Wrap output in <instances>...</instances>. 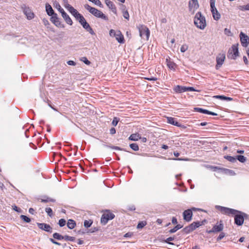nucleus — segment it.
Segmentation results:
<instances>
[{"label": "nucleus", "instance_id": "obj_62", "mask_svg": "<svg viewBox=\"0 0 249 249\" xmlns=\"http://www.w3.org/2000/svg\"><path fill=\"white\" fill-rule=\"evenodd\" d=\"M243 60H244V63L246 64H248L249 61H248V59H247L246 56H244L243 57Z\"/></svg>", "mask_w": 249, "mask_h": 249}, {"label": "nucleus", "instance_id": "obj_26", "mask_svg": "<svg viewBox=\"0 0 249 249\" xmlns=\"http://www.w3.org/2000/svg\"><path fill=\"white\" fill-rule=\"evenodd\" d=\"M76 226L75 222L72 219H69L67 222V227L70 229H73Z\"/></svg>", "mask_w": 249, "mask_h": 249}, {"label": "nucleus", "instance_id": "obj_14", "mask_svg": "<svg viewBox=\"0 0 249 249\" xmlns=\"http://www.w3.org/2000/svg\"><path fill=\"white\" fill-rule=\"evenodd\" d=\"M51 21L54 23V24L58 27H63L64 26L61 24V22L60 21L59 18L57 17V14L53 15L51 16Z\"/></svg>", "mask_w": 249, "mask_h": 249}, {"label": "nucleus", "instance_id": "obj_1", "mask_svg": "<svg viewBox=\"0 0 249 249\" xmlns=\"http://www.w3.org/2000/svg\"><path fill=\"white\" fill-rule=\"evenodd\" d=\"M217 208L223 214L235 215L234 223L238 226L242 225L244 223V218L247 217V214L245 213L233 209L220 206H217Z\"/></svg>", "mask_w": 249, "mask_h": 249}, {"label": "nucleus", "instance_id": "obj_2", "mask_svg": "<svg viewBox=\"0 0 249 249\" xmlns=\"http://www.w3.org/2000/svg\"><path fill=\"white\" fill-rule=\"evenodd\" d=\"M194 24L199 29L203 30L206 26L205 18L200 12L196 13L194 18Z\"/></svg>", "mask_w": 249, "mask_h": 249}, {"label": "nucleus", "instance_id": "obj_10", "mask_svg": "<svg viewBox=\"0 0 249 249\" xmlns=\"http://www.w3.org/2000/svg\"><path fill=\"white\" fill-rule=\"evenodd\" d=\"M240 41L242 45L244 47H247L249 44V37L243 32L240 34Z\"/></svg>", "mask_w": 249, "mask_h": 249}, {"label": "nucleus", "instance_id": "obj_61", "mask_svg": "<svg viewBox=\"0 0 249 249\" xmlns=\"http://www.w3.org/2000/svg\"><path fill=\"white\" fill-rule=\"evenodd\" d=\"M13 209L17 212H20V209L19 208H18V207H17L16 206H13Z\"/></svg>", "mask_w": 249, "mask_h": 249}, {"label": "nucleus", "instance_id": "obj_63", "mask_svg": "<svg viewBox=\"0 0 249 249\" xmlns=\"http://www.w3.org/2000/svg\"><path fill=\"white\" fill-rule=\"evenodd\" d=\"M132 235V233H130V232H127L126 233H125L124 235V237H131Z\"/></svg>", "mask_w": 249, "mask_h": 249}, {"label": "nucleus", "instance_id": "obj_17", "mask_svg": "<svg viewBox=\"0 0 249 249\" xmlns=\"http://www.w3.org/2000/svg\"><path fill=\"white\" fill-rule=\"evenodd\" d=\"M105 3L108 7L115 14H117V9L114 4L110 0H105Z\"/></svg>", "mask_w": 249, "mask_h": 249}, {"label": "nucleus", "instance_id": "obj_30", "mask_svg": "<svg viewBox=\"0 0 249 249\" xmlns=\"http://www.w3.org/2000/svg\"><path fill=\"white\" fill-rule=\"evenodd\" d=\"M224 158L232 163H234L236 161V157L225 156H224Z\"/></svg>", "mask_w": 249, "mask_h": 249}, {"label": "nucleus", "instance_id": "obj_15", "mask_svg": "<svg viewBox=\"0 0 249 249\" xmlns=\"http://www.w3.org/2000/svg\"><path fill=\"white\" fill-rule=\"evenodd\" d=\"M183 218L184 219L187 221L189 222L191 220L193 213L191 209H188L184 211L183 213Z\"/></svg>", "mask_w": 249, "mask_h": 249}, {"label": "nucleus", "instance_id": "obj_55", "mask_svg": "<svg viewBox=\"0 0 249 249\" xmlns=\"http://www.w3.org/2000/svg\"><path fill=\"white\" fill-rule=\"evenodd\" d=\"M118 122H119V119L117 117H114L112 122V124L114 126H116Z\"/></svg>", "mask_w": 249, "mask_h": 249}, {"label": "nucleus", "instance_id": "obj_16", "mask_svg": "<svg viewBox=\"0 0 249 249\" xmlns=\"http://www.w3.org/2000/svg\"><path fill=\"white\" fill-rule=\"evenodd\" d=\"M225 59V55L224 54H220L216 57V63L217 64L216 65V69H218L219 67H220L223 64L224 60Z\"/></svg>", "mask_w": 249, "mask_h": 249}, {"label": "nucleus", "instance_id": "obj_47", "mask_svg": "<svg viewBox=\"0 0 249 249\" xmlns=\"http://www.w3.org/2000/svg\"><path fill=\"white\" fill-rule=\"evenodd\" d=\"M146 225V222L144 221L140 222L138 223L137 225L138 229H142Z\"/></svg>", "mask_w": 249, "mask_h": 249}, {"label": "nucleus", "instance_id": "obj_56", "mask_svg": "<svg viewBox=\"0 0 249 249\" xmlns=\"http://www.w3.org/2000/svg\"><path fill=\"white\" fill-rule=\"evenodd\" d=\"M50 241L53 244H55V245H58V246H60L61 245V244L58 242H56V241H55L53 239V238H50Z\"/></svg>", "mask_w": 249, "mask_h": 249}, {"label": "nucleus", "instance_id": "obj_41", "mask_svg": "<svg viewBox=\"0 0 249 249\" xmlns=\"http://www.w3.org/2000/svg\"><path fill=\"white\" fill-rule=\"evenodd\" d=\"M45 212L47 213L49 216L52 217L53 216V211L51 208H46L45 209Z\"/></svg>", "mask_w": 249, "mask_h": 249}, {"label": "nucleus", "instance_id": "obj_23", "mask_svg": "<svg viewBox=\"0 0 249 249\" xmlns=\"http://www.w3.org/2000/svg\"><path fill=\"white\" fill-rule=\"evenodd\" d=\"M174 90L177 93H182L186 91V87L176 86L174 88Z\"/></svg>", "mask_w": 249, "mask_h": 249}, {"label": "nucleus", "instance_id": "obj_54", "mask_svg": "<svg viewBox=\"0 0 249 249\" xmlns=\"http://www.w3.org/2000/svg\"><path fill=\"white\" fill-rule=\"evenodd\" d=\"M197 91V92L200 91V90L196 89L193 87H186V91Z\"/></svg>", "mask_w": 249, "mask_h": 249}, {"label": "nucleus", "instance_id": "obj_33", "mask_svg": "<svg viewBox=\"0 0 249 249\" xmlns=\"http://www.w3.org/2000/svg\"><path fill=\"white\" fill-rule=\"evenodd\" d=\"M55 201V200L54 199L51 198L47 197V196H45L44 198L41 199V202H44V203H46V202H54Z\"/></svg>", "mask_w": 249, "mask_h": 249}, {"label": "nucleus", "instance_id": "obj_58", "mask_svg": "<svg viewBox=\"0 0 249 249\" xmlns=\"http://www.w3.org/2000/svg\"><path fill=\"white\" fill-rule=\"evenodd\" d=\"M172 222L173 224H177L178 223L177 219L175 217L172 218Z\"/></svg>", "mask_w": 249, "mask_h": 249}, {"label": "nucleus", "instance_id": "obj_43", "mask_svg": "<svg viewBox=\"0 0 249 249\" xmlns=\"http://www.w3.org/2000/svg\"><path fill=\"white\" fill-rule=\"evenodd\" d=\"M64 6L65 7V8L66 9H67L69 10V12L70 11H71L74 8L72 6H71L70 4H69L68 3L67 0H66V3L65 4Z\"/></svg>", "mask_w": 249, "mask_h": 249}, {"label": "nucleus", "instance_id": "obj_29", "mask_svg": "<svg viewBox=\"0 0 249 249\" xmlns=\"http://www.w3.org/2000/svg\"><path fill=\"white\" fill-rule=\"evenodd\" d=\"M53 237L54 239H57L58 240H62L64 239V236L57 232L54 233L53 234Z\"/></svg>", "mask_w": 249, "mask_h": 249}, {"label": "nucleus", "instance_id": "obj_57", "mask_svg": "<svg viewBox=\"0 0 249 249\" xmlns=\"http://www.w3.org/2000/svg\"><path fill=\"white\" fill-rule=\"evenodd\" d=\"M67 63L68 65L71 66H74L76 64L75 62L72 60L68 61Z\"/></svg>", "mask_w": 249, "mask_h": 249}, {"label": "nucleus", "instance_id": "obj_42", "mask_svg": "<svg viewBox=\"0 0 249 249\" xmlns=\"http://www.w3.org/2000/svg\"><path fill=\"white\" fill-rule=\"evenodd\" d=\"M66 221L64 219H60L58 221V224L60 227H62L66 225Z\"/></svg>", "mask_w": 249, "mask_h": 249}, {"label": "nucleus", "instance_id": "obj_18", "mask_svg": "<svg viewBox=\"0 0 249 249\" xmlns=\"http://www.w3.org/2000/svg\"><path fill=\"white\" fill-rule=\"evenodd\" d=\"M195 110L197 112L202 113L203 114H207L212 115L213 116L217 115V114L216 113H215L213 112H212V111H209L207 109H203L202 108L196 107V108H195Z\"/></svg>", "mask_w": 249, "mask_h": 249}, {"label": "nucleus", "instance_id": "obj_21", "mask_svg": "<svg viewBox=\"0 0 249 249\" xmlns=\"http://www.w3.org/2000/svg\"><path fill=\"white\" fill-rule=\"evenodd\" d=\"M45 8L46 12L49 16H52L56 14L54 12L52 6L49 3L46 4Z\"/></svg>", "mask_w": 249, "mask_h": 249}, {"label": "nucleus", "instance_id": "obj_6", "mask_svg": "<svg viewBox=\"0 0 249 249\" xmlns=\"http://www.w3.org/2000/svg\"><path fill=\"white\" fill-rule=\"evenodd\" d=\"M210 0V7L211 11L213 15V17L214 19L218 20L220 18L221 15L217 11V9L215 6V0Z\"/></svg>", "mask_w": 249, "mask_h": 249}, {"label": "nucleus", "instance_id": "obj_53", "mask_svg": "<svg viewBox=\"0 0 249 249\" xmlns=\"http://www.w3.org/2000/svg\"><path fill=\"white\" fill-rule=\"evenodd\" d=\"M116 34H117V31H115L113 29H111L109 31V35L110 36L115 37L116 36Z\"/></svg>", "mask_w": 249, "mask_h": 249}, {"label": "nucleus", "instance_id": "obj_49", "mask_svg": "<svg viewBox=\"0 0 249 249\" xmlns=\"http://www.w3.org/2000/svg\"><path fill=\"white\" fill-rule=\"evenodd\" d=\"M225 236V234L223 232H221L219 236L216 238V240L217 241L221 240L223 239Z\"/></svg>", "mask_w": 249, "mask_h": 249}, {"label": "nucleus", "instance_id": "obj_39", "mask_svg": "<svg viewBox=\"0 0 249 249\" xmlns=\"http://www.w3.org/2000/svg\"><path fill=\"white\" fill-rule=\"evenodd\" d=\"M20 218L26 223H29L31 221V219L24 215H21L20 216Z\"/></svg>", "mask_w": 249, "mask_h": 249}, {"label": "nucleus", "instance_id": "obj_31", "mask_svg": "<svg viewBox=\"0 0 249 249\" xmlns=\"http://www.w3.org/2000/svg\"><path fill=\"white\" fill-rule=\"evenodd\" d=\"M53 6L56 8L61 14H62V12H65L58 2H55L53 4Z\"/></svg>", "mask_w": 249, "mask_h": 249}, {"label": "nucleus", "instance_id": "obj_20", "mask_svg": "<svg viewBox=\"0 0 249 249\" xmlns=\"http://www.w3.org/2000/svg\"><path fill=\"white\" fill-rule=\"evenodd\" d=\"M61 15L67 24H68L70 25H71L72 24L73 22H72L71 19L65 12H62V14H61Z\"/></svg>", "mask_w": 249, "mask_h": 249}, {"label": "nucleus", "instance_id": "obj_38", "mask_svg": "<svg viewBox=\"0 0 249 249\" xmlns=\"http://www.w3.org/2000/svg\"><path fill=\"white\" fill-rule=\"evenodd\" d=\"M129 146L132 149L135 151H138L139 149V146L137 143H131Z\"/></svg>", "mask_w": 249, "mask_h": 249}, {"label": "nucleus", "instance_id": "obj_64", "mask_svg": "<svg viewBox=\"0 0 249 249\" xmlns=\"http://www.w3.org/2000/svg\"><path fill=\"white\" fill-rule=\"evenodd\" d=\"M43 22L45 25H47L49 24V21L47 19H43Z\"/></svg>", "mask_w": 249, "mask_h": 249}, {"label": "nucleus", "instance_id": "obj_44", "mask_svg": "<svg viewBox=\"0 0 249 249\" xmlns=\"http://www.w3.org/2000/svg\"><path fill=\"white\" fill-rule=\"evenodd\" d=\"M80 60L83 61L85 64L89 65L90 64V62L88 60L86 57H83L80 59Z\"/></svg>", "mask_w": 249, "mask_h": 249}, {"label": "nucleus", "instance_id": "obj_12", "mask_svg": "<svg viewBox=\"0 0 249 249\" xmlns=\"http://www.w3.org/2000/svg\"><path fill=\"white\" fill-rule=\"evenodd\" d=\"M199 7L197 0H191L189 2V8L190 11L194 12Z\"/></svg>", "mask_w": 249, "mask_h": 249}, {"label": "nucleus", "instance_id": "obj_45", "mask_svg": "<svg viewBox=\"0 0 249 249\" xmlns=\"http://www.w3.org/2000/svg\"><path fill=\"white\" fill-rule=\"evenodd\" d=\"M183 231L186 233H189L193 231V230L192 229V228L191 227V226L189 225V226L186 227L185 228H184Z\"/></svg>", "mask_w": 249, "mask_h": 249}, {"label": "nucleus", "instance_id": "obj_3", "mask_svg": "<svg viewBox=\"0 0 249 249\" xmlns=\"http://www.w3.org/2000/svg\"><path fill=\"white\" fill-rule=\"evenodd\" d=\"M84 7L86 9L89 11L90 13L92 14L96 18H100L105 20H108V18L107 17L103 14V12L100 10H99L95 8L92 7L88 4H85L84 5Z\"/></svg>", "mask_w": 249, "mask_h": 249}, {"label": "nucleus", "instance_id": "obj_9", "mask_svg": "<svg viewBox=\"0 0 249 249\" xmlns=\"http://www.w3.org/2000/svg\"><path fill=\"white\" fill-rule=\"evenodd\" d=\"M115 217L114 214L110 212L109 211H107L104 213L101 218V222L104 224H106L109 220L113 219Z\"/></svg>", "mask_w": 249, "mask_h": 249}, {"label": "nucleus", "instance_id": "obj_7", "mask_svg": "<svg viewBox=\"0 0 249 249\" xmlns=\"http://www.w3.org/2000/svg\"><path fill=\"white\" fill-rule=\"evenodd\" d=\"M224 229V225L222 221L219 223L217 222L216 225L213 226V228L210 230H207V232L210 234L212 233H216L221 232Z\"/></svg>", "mask_w": 249, "mask_h": 249}, {"label": "nucleus", "instance_id": "obj_50", "mask_svg": "<svg viewBox=\"0 0 249 249\" xmlns=\"http://www.w3.org/2000/svg\"><path fill=\"white\" fill-rule=\"evenodd\" d=\"M213 98L221 100H225L226 96L224 95H215L213 96Z\"/></svg>", "mask_w": 249, "mask_h": 249}, {"label": "nucleus", "instance_id": "obj_4", "mask_svg": "<svg viewBox=\"0 0 249 249\" xmlns=\"http://www.w3.org/2000/svg\"><path fill=\"white\" fill-rule=\"evenodd\" d=\"M140 36L148 40L150 36V31L148 28L144 25H139L138 26Z\"/></svg>", "mask_w": 249, "mask_h": 249}, {"label": "nucleus", "instance_id": "obj_34", "mask_svg": "<svg viewBox=\"0 0 249 249\" xmlns=\"http://www.w3.org/2000/svg\"><path fill=\"white\" fill-rule=\"evenodd\" d=\"M238 9L241 11H249V3L246 5H239L238 6Z\"/></svg>", "mask_w": 249, "mask_h": 249}, {"label": "nucleus", "instance_id": "obj_5", "mask_svg": "<svg viewBox=\"0 0 249 249\" xmlns=\"http://www.w3.org/2000/svg\"><path fill=\"white\" fill-rule=\"evenodd\" d=\"M238 54V44L232 45L231 48L229 49L228 51V57L230 59H235Z\"/></svg>", "mask_w": 249, "mask_h": 249}, {"label": "nucleus", "instance_id": "obj_48", "mask_svg": "<svg viewBox=\"0 0 249 249\" xmlns=\"http://www.w3.org/2000/svg\"><path fill=\"white\" fill-rule=\"evenodd\" d=\"M174 239H175L174 237H170L167 238L164 241V242L165 243H168V244H171V245H173V243L170 242V241L174 240Z\"/></svg>", "mask_w": 249, "mask_h": 249}, {"label": "nucleus", "instance_id": "obj_59", "mask_svg": "<svg viewBox=\"0 0 249 249\" xmlns=\"http://www.w3.org/2000/svg\"><path fill=\"white\" fill-rule=\"evenodd\" d=\"M146 79L149 81H156L157 80V78L155 77H151L150 78H146Z\"/></svg>", "mask_w": 249, "mask_h": 249}, {"label": "nucleus", "instance_id": "obj_60", "mask_svg": "<svg viewBox=\"0 0 249 249\" xmlns=\"http://www.w3.org/2000/svg\"><path fill=\"white\" fill-rule=\"evenodd\" d=\"M116 133V130L114 128L112 127L110 129V133L111 134H114Z\"/></svg>", "mask_w": 249, "mask_h": 249}, {"label": "nucleus", "instance_id": "obj_52", "mask_svg": "<svg viewBox=\"0 0 249 249\" xmlns=\"http://www.w3.org/2000/svg\"><path fill=\"white\" fill-rule=\"evenodd\" d=\"M106 146H107V147H109L110 148H111L112 149L118 150H123V148H121L120 147L117 146H107V145H106Z\"/></svg>", "mask_w": 249, "mask_h": 249}, {"label": "nucleus", "instance_id": "obj_46", "mask_svg": "<svg viewBox=\"0 0 249 249\" xmlns=\"http://www.w3.org/2000/svg\"><path fill=\"white\" fill-rule=\"evenodd\" d=\"M123 17H124V18L128 20L129 18V15L128 11L127 10H124V11H123Z\"/></svg>", "mask_w": 249, "mask_h": 249}, {"label": "nucleus", "instance_id": "obj_24", "mask_svg": "<svg viewBox=\"0 0 249 249\" xmlns=\"http://www.w3.org/2000/svg\"><path fill=\"white\" fill-rule=\"evenodd\" d=\"M167 122L168 123L173 125L179 126H180L179 124L177 121H176L174 118L167 117Z\"/></svg>", "mask_w": 249, "mask_h": 249}, {"label": "nucleus", "instance_id": "obj_25", "mask_svg": "<svg viewBox=\"0 0 249 249\" xmlns=\"http://www.w3.org/2000/svg\"><path fill=\"white\" fill-rule=\"evenodd\" d=\"M167 65L170 69L175 70L176 68V64L168 59H166Z\"/></svg>", "mask_w": 249, "mask_h": 249}, {"label": "nucleus", "instance_id": "obj_32", "mask_svg": "<svg viewBox=\"0 0 249 249\" xmlns=\"http://www.w3.org/2000/svg\"><path fill=\"white\" fill-rule=\"evenodd\" d=\"M182 228V225H181L180 224H178L174 228L171 229L169 231V232L170 233H174V232H176L178 230H179Z\"/></svg>", "mask_w": 249, "mask_h": 249}, {"label": "nucleus", "instance_id": "obj_13", "mask_svg": "<svg viewBox=\"0 0 249 249\" xmlns=\"http://www.w3.org/2000/svg\"><path fill=\"white\" fill-rule=\"evenodd\" d=\"M22 8L23 9L24 14L26 16L27 18L28 19H31L34 18V14L29 7L24 6Z\"/></svg>", "mask_w": 249, "mask_h": 249}, {"label": "nucleus", "instance_id": "obj_11", "mask_svg": "<svg viewBox=\"0 0 249 249\" xmlns=\"http://www.w3.org/2000/svg\"><path fill=\"white\" fill-rule=\"evenodd\" d=\"M38 227L45 231H47L49 233H52L53 232V228L51 226L46 223H36Z\"/></svg>", "mask_w": 249, "mask_h": 249}, {"label": "nucleus", "instance_id": "obj_40", "mask_svg": "<svg viewBox=\"0 0 249 249\" xmlns=\"http://www.w3.org/2000/svg\"><path fill=\"white\" fill-rule=\"evenodd\" d=\"M89 1L94 3L95 4L99 6L100 7H103V4L100 0H89Z\"/></svg>", "mask_w": 249, "mask_h": 249}, {"label": "nucleus", "instance_id": "obj_36", "mask_svg": "<svg viewBox=\"0 0 249 249\" xmlns=\"http://www.w3.org/2000/svg\"><path fill=\"white\" fill-rule=\"evenodd\" d=\"M65 241H74L75 238L73 236H70L68 235H64V239Z\"/></svg>", "mask_w": 249, "mask_h": 249}, {"label": "nucleus", "instance_id": "obj_28", "mask_svg": "<svg viewBox=\"0 0 249 249\" xmlns=\"http://www.w3.org/2000/svg\"><path fill=\"white\" fill-rule=\"evenodd\" d=\"M202 225L201 223L199 221L197 222H194L190 225L192 228V229L195 230L197 228H198L199 226H200Z\"/></svg>", "mask_w": 249, "mask_h": 249}, {"label": "nucleus", "instance_id": "obj_27", "mask_svg": "<svg viewBox=\"0 0 249 249\" xmlns=\"http://www.w3.org/2000/svg\"><path fill=\"white\" fill-rule=\"evenodd\" d=\"M141 137L139 136V135L135 133L131 134L129 137V139L131 141H138Z\"/></svg>", "mask_w": 249, "mask_h": 249}, {"label": "nucleus", "instance_id": "obj_35", "mask_svg": "<svg viewBox=\"0 0 249 249\" xmlns=\"http://www.w3.org/2000/svg\"><path fill=\"white\" fill-rule=\"evenodd\" d=\"M236 157V160H238L240 162L242 163H244L246 161L247 159L245 157L242 155H237Z\"/></svg>", "mask_w": 249, "mask_h": 249}, {"label": "nucleus", "instance_id": "obj_51", "mask_svg": "<svg viewBox=\"0 0 249 249\" xmlns=\"http://www.w3.org/2000/svg\"><path fill=\"white\" fill-rule=\"evenodd\" d=\"M188 47L187 45L184 44L181 46V47L180 48V51L182 53H184L188 49Z\"/></svg>", "mask_w": 249, "mask_h": 249}, {"label": "nucleus", "instance_id": "obj_37", "mask_svg": "<svg viewBox=\"0 0 249 249\" xmlns=\"http://www.w3.org/2000/svg\"><path fill=\"white\" fill-rule=\"evenodd\" d=\"M92 221L91 220H86L84 221V225L85 227L88 228L91 226V224H92Z\"/></svg>", "mask_w": 249, "mask_h": 249}, {"label": "nucleus", "instance_id": "obj_19", "mask_svg": "<svg viewBox=\"0 0 249 249\" xmlns=\"http://www.w3.org/2000/svg\"><path fill=\"white\" fill-rule=\"evenodd\" d=\"M115 37L119 43H124V36L122 35V34L120 31L117 30V34H116Z\"/></svg>", "mask_w": 249, "mask_h": 249}, {"label": "nucleus", "instance_id": "obj_8", "mask_svg": "<svg viewBox=\"0 0 249 249\" xmlns=\"http://www.w3.org/2000/svg\"><path fill=\"white\" fill-rule=\"evenodd\" d=\"M79 22L82 26L83 28L89 32V34L92 35H94L95 34L93 29L91 28L89 24L86 21L84 17L81 18L79 20Z\"/></svg>", "mask_w": 249, "mask_h": 249}, {"label": "nucleus", "instance_id": "obj_22", "mask_svg": "<svg viewBox=\"0 0 249 249\" xmlns=\"http://www.w3.org/2000/svg\"><path fill=\"white\" fill-rule=\"evenodd\" d=\"M70 12L73 16L78 21L82 18H83V16L78 13V12L73 8L71 11H70Z\"/></svg>", "mask_w": 249, "mask_h": 249}]
</instances>
